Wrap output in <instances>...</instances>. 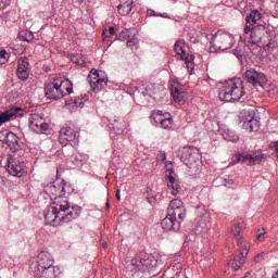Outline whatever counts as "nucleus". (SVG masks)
Masks as SVG:
<instances>
[{"label": "nucleus", "instance_id": "obj_6", "mask_svg": "<svg viewBox=\"0 0 278 278\" xmlns=\"http://www.w3.org/2000/svg\"><path fill=\"white\" fill-rule=\"evenodd\" d=\"M180 160L187 166L188 169L186 173L189 177L197 179L201 175L203 165L201 164V160H199V154L192 153V150L189 148H184Z\"/></svg>", "mask_w": 278, "mask_h": 278}, {"label": "nucleus", "instance_id": "obj_30", "mask_svg": "<svg viewBox=\"0 0 278 278\" xmlns=\"http://www.w3.org/2000/svg\"><path fill=\"white\" fill-rule=\"evenodd\" d=\"M222 136L227 142H238V140H240V137H238L237 134L231 129H225Z\"/></svg>", "mask_w": 278, "mask_h": 278}, {"label": "nucleus", "instance_id": "obj_41", "mask_svg": "<svg viewBox=\"0 0 278 278\" xmlns=\"http://www.w3.org/2000/svg\"><path fill=\"white\" fill-rule=\"evenodd\" d=\"M127 38H129V30H124L119 34L117 39L121 40L122 42H125Z\"/></svg>", "mask_w": 278, "mask_h": 278}, {"label": "nucleus", "instance_id": "obj_60", "mask_svg": "<svg viewBox=\"0 0 278 278\" xmlns=\"http://www.w3.org/2000/svg\"><path fill=\"white\" fill-rule=\"evenodd\" d=\"M106 206L110 207V203H106Z\"/></svg>", "mask_w": 278, "mask_h": 278}, {"label": "nucleus", "instance_id": "obj_40", "mask_svg": "<svg viewBox=\"0 0 278 278\" xmlns=\"http://www.w3.org/2000/svg\"><path fill=\"white\" fill-rule=\"evenodd\" d=\"M87 101L86 98H76L74 100L75 108H84V103Z\"/></svg>", "mask_w": 278, "mask_h": 278}, {"label": "nucleus", "instance_id": "obj_25", "mask_svg": "<svg viewBox=\"0 0 278 278\" xmlns=\"http://www.w3.org/2000/svg\"><path fill=\"white\" fill-rule=\"evenodd\" d=\"M247 253H249V250L245 249V252H241V257L230 260L228 262L229 268H232V270H240V268L244 266V257H247Z\"/></svg>", "mask_w": 278, "mask_h": 278}, {"label": "nucleus", "instance_id": "obj_22", "mask_svg": "<svg viewBox=\"0 0 278 278\" xmlns=\"http://www.w3.org/2000/svg\"><path fill=\"white\" fill-rule=\"evenodd\" d=\"M263 154L261 152H254L252 154L241 153L237 156L239 164H255V162H262Z\"/></svg>", "mask_w": 278, "mask_h": 278}, {"label": "nucleus", "instance_id": "obj_28", "mask_svg": "<svg viewBox=\"0 0 278 278\" xmlns=\"http://www.w3.org/2000/svg\"><path fill=\"white\" fill-rule=\"evenodd\" d=\"M20 109H11L4 113L0 114V127L3 125V123H8L11 118H14L16 114H18Z\"/></svg>", "mask_w": 278, "mask_h": 278}, {"label": "nucleus", "instance_id": "obj_21", "mask_svg": "<svg viewBox=\"0 0 278 278\" xmlns=\"http://www.w3.org/2000/svg\"><path fill=\"white\" fill-rule=\"evenodd\" d=\"M33 275L38 278H55L58 277V273H60V268L56 266L50 265L48 267H41L39 269H34Z\"/></svg>", "mask_w": 278, "mask_h": 278}, {"label": "nucleus", "instance_id": "obj_45", "mask_svg": "<svg viewBox=\"0 0 278 278\" xmlns=\"http://www.w3.org/2000/svg\"><path fill=\"white\" fill-rule=\"evenodd\" d=\"M265 238H266V231L260 232V233L257 235V240H258L260 242H264Z\"/></svg>", "mask_w": 278, "mask_h": 278}, {"label": "nucleus", "instance_id": "obj_31", "mask_svg": "<svg viewBox=\"0 0 278 278\" xmlns=\"http://www.w3.org/2000/svg\"><path fill=\"white\" fill-rule=\"evenodd\" d=\"M231 233L237 240V244L240 245V240H242V226L240 224H235L231 227Z\"/></svg>", "mask_w": 278, "mask_h": 278}, {"label": "nucleus", "instance_id": "obj_5", "mask_svg": "<svg viewBox=\"0 0 278 278\" xmlns=\"http://www.w3.org/2000/svg\"><path fill=\"white\" fill-rule=\"evenodd\" d=\"M155 267H157V260L155 256L147 252H139L130 261V265L127 268L130 273H147V270H151V268Z\"/></svg>", "mask_w": 278, "mask_h": 278}, {"label": "nucleus", "instance_id": "obj_7", "mask_svg": "<svg viewBox=\"0 0 278 278\" xmlns=\"http://www.w3.org/2000/svg\"><path fill=\"white\" fill-rule=\"evenodd\" d=\"M42 188L43 192L50 197L51 201H55L56 199H68L66 194L73 192V187L64 180H56L48 185L42 184Z\"/></svg>", "mask_w": 278, "mask_h": 278}, {"label": "nucleus", "instance_id": "obj_58", "mask_svg": "<svg viewBox=\"0 0 278 278\" xmlns=\"http://www.w3.org/2000/svg\"><path fill=\"white\" fill-rule=\"evenodd\" d=\"M84 160H88V156L85 155V156H84Z\"/></svg>", "mask_w": 278, "mask_h": 278}, {"label": "nucleus", "instance_id": "obj_37", "mask_svg": "<svg viewBox=\"0 0 278 278\" xmlns=\"http://www.w3.org/2000/svg\"><path fill=\"white\" fill-rule=\"evenodd\" d=\"M233 55L236 58H243L244 56V47L237 46L236 49L232 50Z\"/></svg>", "mask_w": 278, "mask_h": 278}, {"label": "nucleus", "instance_id": "obj_44", "mask_svg": "<svg viewBox=\"0 0 278 278\" xmlns=\"http://www.w3.org/2000/svg\"><path fill=\"white\" fill-rule=\"evenodd\" d=\"M266 256V253L262 252L260 254H257L255 257H254V262H264V257Z\"/></svg>", "mask_w": 278, "mask_h": 278}, {"label": "nucleus", "instance_id": "obj_11", "mask_svg": "<svg viewBox=\"0 0 278 278\" xmlns=\"http://www.w3.org/2000/svg\"><path fill=\"white\" fill-rule=\"evenodd\" d=\"M88 79L93 92H101V89L108 86V78L103 72L99 73L97 70H92Z\"/></svg>", "mask_w": 278, "mask_h": 278}, {"label": "nucleus", "instance_id": "obj_51", "mask_svg": "<svg viewBox=\"0 0 278 278\" xmlns=\"http://www.w3.org/2000/svg\"><path fill=\"white\" fill-rule=\"evenodd\" d=\"M159 16H162V18H168V13L159 14Z\"/></svg>", "mask_w": 278, "mask_h": 278}, {"label": "nucleus", "instance_id": "obj_26", "mask_svg": "<svg viewBox=\"0 0 278 278\" xmlns=\"http://www.w3.org/2000/svg\"><path fill=\"white\" fill-rule=\"evenodd\" d=\"M244 129H249V131H258L260 130V121L257 118L250 116L243 122Z\"/></svg>", "mask_w": 278, "mask_h": 278}, {"label": "nucleus", "instance_id": "obj_62", "mask_svg": "<svg viewBox=\"0 0 278 278\" xmlns=\"http://www.w3.org/2000/svg\"><path fill=\"white\" fill-rule=\"evenodd\" d=\"M149 88H151V87H148L146 90H149Z\"/></svg>", "mask_w": 278, "mask_h": 278}, {"label": "nucleus", "instance_id": "obj_56", "mask_svg": "<svg viewBox=\"0 0 278 278\" xmlns=\"http://www.w3.org/2000/svg\"><path fill=\"white\" fill-rule=\"evenodd\" d=\"M78 3H84V0H78Z\"/></svg>", "mask_w": 278, "mask_h": 278}, {"label": "nucleus", "instance_id": "obj_18", "mask_svg": "<svg viewBox=\"0 0 278 278\" xmlns=\"http://www.w3.org/2000/svg\"><path fill=\"white\" fill-rule=\"evenodd\" d=\"M166 181L170 194L177 197V194L181 191V187L179 186V180L175 178V170L173 168L167 169Z\"/></svg>", "mask_w": 278, "mask_h": 278}, {"label": "nucleus", "instance_id": "obj_8", "mask_svg": "<svg viewBox=\"0 0 278 278\" xmlns=\"http://www.w3.org/2000/svg\"><path fill=\"white\" fill-rule=\"evenodd\" d=\"M5 169L13 177H22L25 175V161L14 153L7 155Z\"/></svg>", "mask_w": 278, "mask_h": 278}, {"label": "nucleus", "instance_id": "obj_52", "mask_svg": "<svg viewBox=\"0 0 278 278\" xmlns=\"http://www.w3.org/2000/svg\"><path fill=\"white\" fill-rule=\"evenodd\" d=\"M76 160H79V162H84V156H81V154H78V156H76Z\"/></svg>", "mask_w": 278, "mask_h": 278}, {"label": "nucleus", "instance_id": "obj_39", "mask_svg": "<svg viewBox=\"0 0 278 278\" xmlns=\"http://www.w3.org/2000/svg\"><path fill=\"white\" fill-rule=\"evenodd\" d=\"M277 47V40L275 39H269L268 43L265 46V51H273Z\"/></svg>", "mask_w": 278, "mask_h": 278}, {"label": "nucleus", "instance_id": "obj_38", "mask_svg": "<svg viewBox=\"0 0 278 278\" xmlns=\"http://www.w3.org/2000/svg\"><path fill=\"white\" fill-rule=\"evenodd\" d=\"M8 60H10V53L5 50H0V64H7Z\"/></svg>", "mask_w": 278, "mask_h": 278}, {"label": "nucleus", "instance_id": "obj_53", "mask_svg": "<svg viewBox=\"0 0 278 278\" xmlns=\"http://www.w3.org/2000/svg\"><path fill=\"white\" fill-rule=\"evenodd\" d=\"M43 68L46 71V73H49V71H51V67H49V66H43Z\"/></svg>", "mask_w": 278, "mask_h": 278}, {"label": "nucleus", "instance_id": "obj_4", "mask_svg": "<svg viewBox=\"0 0 278 278\" xmlns=\"http://www.w3.org/2000/svg\"><path fill=\"white\" fill-rule=\"evenodd\" d=\"M47 99H62L66 94L73 93V83L63 80L62 78H53L45 87Z\"/></svg>", "mask_w": 278, "mask_h": 278}, {"label": "nucleus", "instance_id": "obj_34", "mask_svg": "<svg viewBox=\"0 0 278 278\" xmlns=\"http://www.w3.org/2000/svg\"><path fill=\"white\" fill-rule=\"evenodd\" d=\"M72 62L78 66H86V58L81 54H76L72 56Z\"/></svg>", "mask_w": 278, "mask_h": 278}, {"label": "nucleus", "instance_id": "obj_19", "mask_svg": "<svg viewBox=\"0 0 278 278\" xmlns=\"http://www.w3.org/2000/svg\"><path fill=\"white\" fill-rule=\"evenodd\" d=\"M210 229H212L210 213H204L194 227V233H197L198 236L199 235L205 236V233H207Z\"/></svg>", "mask_w": 278, "mask_h": 278}, {"label": "nucleus", "instance_id": "obj_54", "mask_svg": "<svg viewBox=\"0 0 278 278\" xmlns=\"http://www.w3.org/2000/svg\"><path fill=\"white\" fill-rule=\"evenodd\" d=\"M274 278H278V270H277L276 274L274 275Z\"/></svg>", "mask_w": 278, "mask_h": 278}, {"label": "nucleus", "instance_id": "obj_3", "mask_svg": "<svg viewBox=\"0 0 278 278\" xmlns=\"http://www.w3.org/2000/svg\"><path fill=\"white\" fill-rule=\"evenodd\" d=\"M211 47L210 53H218V51H227L233 47V36L225 30H218L217 33L206 36Z\"/></svg>", "mask_w": 278, "mask_h": 278}, {"label": "nucleus", "instance_id": "obj_33", "mask_svg": "<svg viewBox=\"0 0 278 278\" xmlns=\"http://www.w3.org/2000/svg\"><path fill=\"white\" fill-rule=\"evenodd\" d=\"M112 129L116 136H123L125 134V123L123 122H115L112 124Z\"/></svg>", "mask_w": 278, "mask_h": 278}, {"label": "nucleus", "instance_id": "obj_46", "mask_svg": "<svg viewBox=\"0 0 278 278\" xmlns=\"http://www.w3.org/2000/svg\"><path fill=\"white\" fill-rule=\"evenodd\" d=\"M126 47H128V49H134V47H136V41L135 40H128L126 43Z\"/></svg>", "mask_w": 278, "mask_h": 278}, {"label": "nucleus", "instance_id": "obj_15", "mask_svg": "<svg viewBox=\"0 0 278 278\" xmlns=\"http://www.w3.org/2000/svg\"><path fill=\"white\" fill-rule=\"evenodd\" d=\"M53 264H55V261L53 260L51 253L48 251H41L37 255V262L30 264V270H38L40 268L53 266Z\"/></svg>", "mask_w": 278, "mask_h": 278}, {"label": "nucleus", "instance_id": "obj_50", "mask_svg": "<svg viewBox=\"0 0 278 278\" xmlns=\"http://www.w3.org/2000/svg\"><path fill=\"white\" fill-rule=\"evenodd\" d=\"M5 8V0H0V10Z\"/></svg>", "mask_w": 278, "mask_h": 278}, {"label": "nucleus", "instance_id": "obj_36", "mask_svg": "<svg viewBox=\"0 0 278 278\" xmlns=\"http://www.w3.org/2000/svg\"><path fill=\"white\" fill-rule=\"evenodd\" d=\"M113 35H114V27L105 28L102 33L103 42H105V40H108V38H112Z\"/></svg>", "mask_w": 278, "mask_h": 278}, {"label": "nucleus", "instance_id": "obj_47", "mask_svg": "<svg viewBox=\"0 0 278 278\" xmlns=\"http://www.w3.org/2000/svg\"><path fill=\"white\" fill-rule=\"evenodd\" d=\"M102 249H108V242L103 239L100 240Z\"/></svg>", "mask_w": 278, "mask_h": 278}, {"label": "nucleus", "instance_id": "obj_10", "mask_svg": "<svg viewBox=\"0 0 278 278\" xmlns=\"http://www.w3.org/2000/svg\"><path fill=\"white\" fill-rule=\"evenodd\" d=\"M244 77L248 84H251V86H254V88H264L268 83V77H266V74L257 72L255 68L247 70Z\"/></svg>", "mask_w": 278, "mask_h": 278}, {"label": "nucleus", "instance_id": "obj_27", "mask_svg": "<svg viewBox=\"0 0 278 278\" xmlns=\"http://www.w3.org/2000/svg\"><path fill=\"white\" fill-rule=\"evenodd\" d=\"M134 0H124L123 3L117 5V10L122 16H127L129 12L134 9Z\"/></svg>", "mask_w": 278, "mask_h": 278}, {"label": "nucleus", "instance_id": "obj_42", "mask_svg": "<svg viewBox=\"0 0 278 278\" xmlns=\"http://www.w3.org/2000/svg\"><path fill=\"white\" fill-rule=\"evenodd\" d=\"M23 40L25 42H31V40H34V34H31V31L25 33L23 36Z\"/></svg>", "mask_w": 278, "mask_h": 278}, {"label": "nucleus", "instance_id": "obj_1", "mask_svg": "<svg viewBox=\"0 0 278 278\" xmlns=\"http://www.w3.org/2000/svg\"><path fill=\"white\" fill-rule=\"evenodd\" d=\"M81 207L75 205L71 207L67 198H59L53 201L45 212L46 223L52 227H58L62 223H71L75 218H79Z\"/></svg>", "mask_w": 278, "mask_h": 278}, {"label": "nucleus", "instance_id": "obj_16", "mask_svg": "<svg viewBox=\"0 0 278 278\" xmlns=\"http://www.w3.org/2000/svg\"><path fill=\"white\" fill-rule=\"evenodd\" d=\"M79 138V132L75 131V129L71 127H64L60 131L59 141L62 147H67L70 142L77 140Z\"/></svg>", "mask_w": 278, "mask_h": 278}, {"label": "nucleus", "instance_id": "obj_13", "mask_svg": "<svg viewBox=\"0 0 278 278\" xmlns=\"http://www.w3.org/2000/svg\"><path fill=\"white\" fill-rule=\"evenodd\" d=\"M174 51L177 60L185 62V64H187V68H192L194 64V54L186 53V43L184 41H176L174 45Z\"/></svg>", "mask_w": 278, "mask_h": 278}, {"label": "nucleus", "instance_id": "obj_59", "mask_svg": "<svg viewBox=\"0 0 278 278\" xmlns=\"http://www.w3.org/2000/svg\"><path fill=\"white\" fill-rule=\"evenodd\" d=\"M224 181H225L224 186H227V180H224Z\"/></svg>", "mask_w": 278, "mask_h": 278}, {"label": "nucleus", "instance_id": "obj_48", "mask_svg": "<svg viewBox=\"0 0 278 278\" xmlns=\"http://www.w3.org/2000/svg\"><path fill=\"white\" fill-rule=\"evenodd\" d=\"M148 14H150V16H160V14L155 13L153 10H148Z\"/></svg>", "mask_w": 278, "mask_h": 278}, {"label": "nucleus", "instance_id": "obj_20", "mask_svg": "<svg viewBox=\"0 0 278 278\" xmlns=\"http://www.w3.org/2000/svg\"><path fill=\"white\" fill-rule=\"evenodd\" d=\"M29 60H27V58L20 59L17 61V77L21 79V81H27V79H29Z\"/></svg>", "mask_w": 278, "mask_h": 278}, {"label": "nucleus", "instance_id": "obj_23", "mask_svg": "<svg viewBox=\"0 0 278 278\" xmlns=\"http://www.w3.org/2000/svg\"><path fill=\"white\" fill-rule=\"evenodd\" d=\"M161 226L164 231H179L181 223L167 213L166 217L161 222Z\"/></svg>", "mask_w": 278, "mask_h": 278}, {"label": "nucleus", "instance_id": "obj_55", "mask_svg": "<svg viewBox=\"0 0 278 278\" xmlns=\"http://www.w3.org/2000/svg\"><path fill=\"white\" fill-rule=\"evenodd\" d=\"M228 184H229V185L233 184V180H229Z\"/></svg>", "mask_w": 278, "mask_h": 278}, {"label": "nucleus", "instance_id": "obj_12", "mask_svg": "<svg viewBox=\"0 0 278 278\" xmlns=\"http://www.w3.org/2000/svg\"><path fill=\"white\" fill-rule=\"evenodd\" d=\"M167 214L181 223L186 218V205L181 200L174 199L169 202Z\"/></svg>", "mask_w": 278, "mask_h": 278}, {"label": "nucleus", "instance_id": "obj_57", "mask_svg": "<svg viewBox=\"0 0 278 278\" xmlns=\"http://www.w3.org/2000/svg\"><path fill=\"white\" fill-rule=\"evenodd\" d=\"M173 1V3H177V0H172Z\"/></svg>", "mask_w": 278, "mask_h": 278}, {"label": "nucleus", "instance_id": "obj_35", "mask_svg": "<svg viewBox=\"0 0 278 278\" xmlns=\"http://www.w3.org/2000/svg\"><path fill=\"white\" fill-rule=\"evenodd\" d=\"M160 127H162V129H172L173 128V117H167L165 115V118H163V121L161 122Z\"/></svg>", "mask_w": 278, "mask_h": 278}, {"label": "nucleus", "instance_id": "obj_32", "mask_svg": "<svg viewBox=\"0 0 278 278\" xmlns=\"http://www.w3.org/2000/svg\"><path fill=\"white\" fill-rule=\"evenodd\" d=\"M166 114L168 113L163 114L162 111H154L151 114V121H153L155 125H162V121H164Z\"/></svg>", "mask_w": 278, "mask_h": 278}, {"label": "nucleus", "instance_id": "obj_49", "mask_svg": "<svg viewBox=\"0 0 278 278\" xmlns=\"http://www.w3.org/2000/svg\"><path fill=\"white\" fill-rule=\"evenodd\" d=\"M115 197H116L117 201H121V190L119 189L116 190Z\"/></svg>", "mask_w": 278, "mask_h": 278}, {"label": "nucleus", "instance_id": "obj_24", "mask_svg": "<svg viewBox=\"0 0 278 278\" xmlns=\"http://www.w3.org/2000/svg\"><path fill=\"white\" fill-rule=\"evenodd\" d=\"M20 139L14 132H8L5 136V143L8 147L15 153V151H18L21 149V144L18 143Z\"/></svg>", "mask_w": 278, "mask_h": 278}, {"label": "nucleus", "instance_id": "obj_9", "mask_svg": "<svg viewBox=\"0 0 278 278\" xmlns=\"http://www.w3.org/2000/svg\"><path fill=\"white\" fill-rule=\"evenodd\" d=\"M244 34H250V40L248 47H260L262 42V38H264V34H266V25L257 24L255 26L245 25Z\"/></svg>", "mask_w": 278, "mask_h": 278}, {"label": "nucleus", "instance_id": "obj_61", "mask_svg": "<svg viewBox=\"0 0 278 278\" xmlns=\"http://www.w3.org/2000/svg\"><path fill=\"white\" fill-rule=\"evenodd\" d=\"M5 1V4L8 3V0H4Z\"/></svg>", "mask_w": 278, "mask_h": 278}, {"label": "nucleus", "instance_id": "obj_43", "mask_svg": "<svg viewBox=\"0 0 278 278\" xmlns=\"http://www.w3.org/2000/svg\"><path fill=\"white\" fill-rule=\"evenodd\" d=\"M156 160H157L159 162H165V160H166V152L161 151V152L157 154Z\"/></svg>", "mask_w": 278, "mask_h": 278}, {"label": "nucleus", "instance_id": "obj_2", "mask_svg": "<svg viewBox=\"0 0 278 278\" xmlns=\"http://www.w3.org/2000/svg\"><path fill=\"white\" fill-rule=\"evenodd\" d=\"M244 94V80L242 78L226 81L219 89L220 101H240Z\"/></svg>", "mask_w": 278, "mask_h": 278}, {"label": "nucleus", "instance_id": "obj_17", "mask_svg": "<svg viewBox=\"0 0 278 278\" xmlns=\"http://www.w3.org/2000/svg\"><path fill=\"white\" fill-rule=\"evenodd\" d=\"M169 90L172 99H174L175 103H181V101L186 99V91L184 90V86L179 84V81L172 80L169 84Z\"/></svg>", "mask_w": 278, "mask_h": 278}, {"label": "nucleus", "instance_id": "obj_29", "mask_svg": "<svg viewBox=\"0 0 278 278\" xmlns=\"http://www.w3.org/2000/svg\"><path fill=\"white\" fill-rule=\"evenodd\" d=\"M260 18H262V13H260V11H252L250 15L245 17V25L253 27V25H257Z\"/></svg>", "mask_w": 278, "mask_h": 278}, {"label": "nucleus", "instance_id": "obj_14", "mask_svg": "<svg viewBox=\"0 0 278 278\" xmlns=\"http://www.w3.org/2000/svg\"><path fill=\"white\" fill-rule=\"evenodd\" d=\"M29 127L35 134H48L47 131H49V124L45 119V116L38 113L29 116Z\"/></svg>", "mask_w": 278, "mask_h": 278}]
</instances>
